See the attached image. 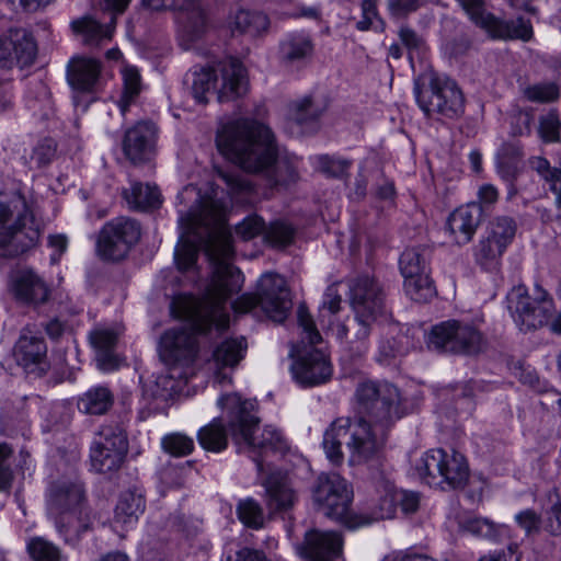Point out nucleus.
I'll return each mask as SVG.
<instances>
[{"mask_svg":"<svg viewBox=\"0 0 561 561\" xmlns=\"http://www.w3.org/2000/svg\"><path fill=\"white\" fill-rule=\"evenodd\" d=\"M248 344L244 337L227 339L216 346L211 359L208 360V369L211 370L219 381L227 379L221 375L225 368H234L244 357Z\"/></svg>","mask_w":561,"mask_h":561,"instance_id":"nucleus-27","label":"nucleus"},{"mask_svg":"<svg viewBox=\"0 0 561 561\" xmlns=\"http://www.w3.org/2000/svg\"><path fill=\"white\" fill-rule=\"evenodd\" d=\"M266 502L271 510L286 511L295 504L297 496L286 477L273 474L265 482Z\"/></svg>","mask_w":561,"mask_h":561,"instance_id":"nucleus-30","label":"nucleus"},{"mask_svg":"<svg viewBox=\"0 0 561 561\" xmlns=\"http://www.w3.org/2000/svg\"><path fill=\"white\" fill-rule=\"evenodd\" d=\"M400 506L402 513L413 514L420 507V494L413 491H397V507Z\"/></svg>","mask_w":561,"mask_h":561,"instance_id":"nucleus-62","label":"nucleus"},{"mask_svg":"<svg viewBox=\"0 0 561 561\" xmlns=\"http://www.w3.org/2000/svg\"><path fill=\"white\" fill-rule=\"evenodd\" d=\"M9 291L21 306L33 304L35 299V272L32 266L18 263L9 276Z\"/></svg>","mask_w":561,"mask_h":561,"instance_id":"nucleus-29","label":"nucleus"},{"mask_svg":"<svg viewBox=\"0 0 561 561\" xmlns=\"http://www.w3.org/2000/svg\"><path fill=\"white\" fill-rule=\"evenodd\" d=\"M482 209L472 202L456 208L447 218L446 230L458 245L469 243L481 222Z\"/></svg>","mask_w":561,"mask_h":561,"instance_id":"nucleus-23","label":"nucleus"},{"mask_svg":"<svg viewBox=\"0 0 561 561\" xmlns=\"http://www.w3.org/2000/svg\"><path fill=\"white\" fill-rule=\"evenodd\" d=\"M114 403V394L105 386H94L82 393L77 401L78 410L88 415H103Z\"/></svg>","mask_w":561,"mask_h":561,"instance_id":"nucleus-31","label":"nucleus"},{"mask_svg":"<svg viewBox=\"0 0 561 561\" xmlns=\"http://www.w3.org/2000/svg\"><path fill=\"white\" fill-rule=\"evenodd\" d=\"M124 197L128 205L135 209L156 208L161 204L159 188L150 183L133 182L130 187L124 191Z\"/></svg>","mask_w":561,"mask_h":561,"instance_id":"nucleus-32","label":"nucleus"},{"mask_svg":"<svg viewBox=\"0 0 561 561\" xmlns=\"http://www.w3.org/2000/svg\"><path fill=\"white\" fill-rule=\"evenodd\" d=\"M101 62L92 57L76 56L68 64V82L77 91L91 92L101 75Z\"/></svg>","mask_w":561,"mask_h":561,"instance_id":"nucleus-26","label":"nucleus"},{"mask_svg":"<svg viewBox=\"0 0 561 561\" xmlns=\"http://www.w3.org/2000/svg\"><path fill=\"white\" fill-rule=\"evenodd\" d=\"M35 60V37L32 30L13 27L0 36V67L10 69L31 66Z\"/></svg>","mask_w":561,"mask_h":561,"instance_id":"nucleus-20","label":"nucleus"},{"mask_svg":"<svg viewBox=\"0 0 561 561\" xmlns=\"http://www.w3.org/2000/svg\"><path fill=\"white\" fill-rule=\"evenodd\" d=\"M264 232L270 242L280 247L288 244L294 234L293 228L284 221L272 222Z\"/></svg>","mask_w":561,"mask_h":561,"instance_id":"nucleus-53","label":"nucleus"},{"mask_svg":"<svg viewBox=\"0 0 561 561\" xmlns=\"http://www.w3.org/2000/svg\"><path fill=\"white\" fill-rule=\"evenodd\" d=\"M507 308L520 330L528 331L547 325L554 313V304L549 294L540 288L530 297L523 285L513 287L507 294Z\"/></svg>","mask_w":561,"mask_h":561,"instance_id":"nucleus-12","label":"nucleus"},{"mask_svg":"<svg viewBox=\"0 0 561 561\" xmlns=\"http://www.w3.org/2000/svg\"><path fill=\"white\" fill-rule=\"evenodd\" d=\"M199 445L207 451L220 453L228 446V435L222 422L214 419L197 433Z\"/></svg>","mask_w":561,"mask_h":561,"instance_id":"nucleus-37","label":"nucleus"},{"mask_svg":"<svg viewBox=\"0 0 561 561\" xmlns=\"http://www.w3.org/2000/svg\"><path fill=\"white\" fill-rule=\"evenodd\" d=\"M145 510V499L140 493L127 491L122 493L115 507L114 522L133 525Z\"/></svg>","mask_w":561,"mask_h":561,"instance_id":"nucleus-34","label":"nucleus"},{"mask_svg":"<svg viewBox=\"0 0 561 561\" xmlns=\"http://www.w3.org/2000/svg\"><path fill=\"white\" fill-rule=\"evenodd\" d=\"M505 251V247L499 242H494L491 237L486 236L476 245L474 259L483 268L493 270L497 266L499 261Z\"/></svg>","mask_w":561,"mask_h":561,"instance_id":"nucleus-42","label":"nucleus"},{"mask_svg":"<svg viewBox=\"0 0 561 561\" xmlns=\"http://www.w3.org/2000/svg\"><path fill=\"white\" fill-rule=\"evenodd\" d=\"M168 374L159 375L153 385L150 387L152 397L167 399L176 392L180 388V380L187 379L192 373L186 370H174L172 367H168Z\"/></svg>","mask_w":561,"mask_h":561,"instance_id":"nucleus-41","label":"nucleus"},{"mask_svg":"<svg viewBox=\"0 0 561 561\" xmlns=\"http://www.w3.org/2000/svg\"><path fill=\"white\" fill-rule=\"evenodd\" d=\"M399 37L408 50V56L412 65L415 57L421 58L425 54L424 42L412 30L401 27Z\"/></svg>","mask_w":561,"mask_h":561,"instance_id":"nucleus-50","label":"nucleus"},{"mask_svg":"<svg viewBox=\"0 0 561 561\" xmlns=\"http://www.w3.org/2000/svg\"><path fill=\"white\" fill-rule=\"evenodd\" d=\"M161 444L167 453L175 457L187 456L194 449L193 438L181 433L165 435Z\"/></svg>","mask_w":561,"mask_h":561,"instance_id":"nucleus-47","label":"nucleus"},{"mask_svg":"<svg viewBox=\"0 0 561 561\" xmlns=\"http://www.w3.org/2000/svg\"><path fill=\"white\" fill-rule=\"evenodd\" d=\"M536 170L539 175L550 185L551 191H557L561 185V169L552 168L545 158H538L536 161Z\"/></svg>","mask_w":561,"mask_h":561,"instance_id":"nucleus-57","label":"nucleus"},{"mask_svg":"<svg viewBox=\"0 0 561 561\" xmlns=\"http://www.w3.org/2000/svg\"><path fill=\"white\" fill-rule=\"evenodd\" d=\"M181 208L180 225L183 228L181 240L175 248V261L179 270L192 268L197 260L201 247L214 264V277L202 298L179 296L172 302L175 317L187 320L199 333L225 330L229 325L226 310L227 299L241 290L244 277L240 270L230 264L233 250L230 237L221 227L226 204L217 197L211 187L209 194L194 185L185 186L178 195Z\"/></svg>","mask_w":561,"mask_h":561,"instance_id":"nucleus-1","label":"nucleus"},{"mask_svg":"<svg viewBox=\"0 0 561 561\" xmlns=\"http://www.w3.org/2000/svg\"><path fill=\"white\" fill-rule=\"evenodd\" d=\"M411 474L430 486L447 484L451 489L466 485L470 469L467 458L459 451L431 449L414 461Z\"/></svg>","mask_w":561,"mask_h":561,"instance_id":"nucleus-7","label":"nucleus"},{"mask_svg":"<svg viewBox=\"0 0 561 561\" xmlns=\"http://www.w3.org/2000/svg\"><path fill=\"white\" fill-rule=\"evenodd\" d=\"M312 497L318 508L328 517L351 529L358 528V514L351 511L353 489L343 477L335 472L320 474Z\"/></svg>","mask_w":561,"mask_h":561,"instance_id":"nucleus-10","label":"nucleus"},{"mask_svg":"<svg viewBox=\"0 0 561 561\" xmlns=\"http://www.w3.org/2000/svg\"><path fill=\"white\" fill-rule=\"evenodd\" d=\"M140 238L139 225L126 217L115 218L104 225L100 232L96 249L105 260L124 259Z\"/></svg>","mask_w":561,"mask_h":561,"instance_id":"nucleus-16","label":"nucleus"},{"mask_svg":"<svg viewBox=\"0 0 561 561\" xmlns=\"http://www.w3.org/2000/svg\"><path fill=\"white\" fill-rule=\"evenodd\" d=\"M34 215L24 199L7 204L0 194V256L18 257L34 247Z\"/></svg>","mask_w":561,"mask_h":561,"instance_id":"nucleus-8","label":"nucleus"},{"mask_svg":"<svg viewBox=\"0 0 561 561\" xmlns=\"http://www.w3.org/2000/svg\"><path fill=\"white\" fill-rule=\"evenodd\" d=\"M417 103L426 115L439 113L446 117L453 118L463 112L465 100L460 89L451 80L432 83L431 96L428 102L423 94H417Z\"/></svg>","mask_w":561,"mask_h":561,"instance_id":"nucleus-21","label":"nucleus"},{"mask_svg":"<svg viewBox=\"0 0 561 561\" xmlns=\"http://www.w3.org/2000/svg\"><path fill=\"white\" fill-rule=\"evenodd\" d=\"M198 353L197 336L191 330H167L159 342L161 360L174 370L181 369L193 374L192 365Z\"/></svg>","mask_w":561,"mask_h":561,"instance_id":"nucleus-17","label":"nucleus"},{"mask_svg":"<svg viewBox=\"0 0 561 561\" xmlns=\"http://www.w3.org/2000/svg\"><path fill=\"white\" fill-rule=\"evenodd\" d=\"M156 138V126L151 123L140 122L125 133L124 153L134 163L149 160L154 151Z\"/></svg>","mask_w":561,"mask_h":561,"instance_id":"nucleus-24","label":"nucleus"},{"mask_svg":"<svg viewBox=\"0 0 561 561\" xmlns=\"http://www.w3.org/2000/svg\"><path fill=\"white\" fill-rule=\"evenodd\" d=\"M218 404L229 412L231 436L239 451L249 454L257 463L259 469L262 468V463L255 454L268 450L282 451L286 448L282 434L274 427L259 428V417L253 413L255 402L242 400L239 394L230 393L221 397Z\"/></svg>","mask_w":561,"mask_h":561,"instance_id":"nucleus-4","label":"nucleus"},{"mask_svg":"<svg viewBox=\"0 0 561 561\" xmlns=\"http://www.w3.org/2000/svg\"><path fill=\"white\" fill-rule=\"evenodd\" d=\"M358 409L385 427L402 416L401 396L398 388L389 382L364 381L356 389ZM385 443L383 428L373 427L363 417H339L323 434L322 446L332 463H341L342 446L350 451L353 463L362 462L376 455Z\"/></svg>","mask_w":561,"mask_h":561,"instance_id":"nucleus-2","label":"nucleus"},{"mask_svg":"<svg viewBox=\"0 0 561 561\" xmlns=\"http://www.w3.org/2000/svg\"><path fill=\"white\" fill-rule=\"evenodd\" d=\"M264 231V220L256 215H251L244 218L236 226V234L245 241L255 238Z\"/></svg>","mask_w":561,"mask_h":561,"instance_id":"nucleus-52","label":"nucleus"},{"mask_svg":"<svg viewBox=\"0 0 561 561\" xmlns=\"http://www.w3.org/2000/svg\"><path fill=\"white\" fill-rule=\"evenodd\" d=\"M459 528L468 534L481 538H491L495 535V525L481 517H468L459 522Z\"/></svg>","mask_w":561,"mask_h":561,"instance_id":"nucleus-48","label":"nucleus"},{"mask_svg":"<svg viewBox=\"0 0 561 561\" xmlns=\"http://www.w3.org/2000/svg\"><path fill=\"white\" fill-rule=\"evenodd\" d=\"M296 549L308 561H335L341 554L342 539L335 531L311 529Z\"/></svg>","mask_w":561,"mask_h":561,"instance_id":"nucleus-22","label":"nucleus"},{"mask_svg":"<svg viewBox=\"0 0 561 561\" xmlns=\"http://www.w3.org/2000/svg\"><path fill=\"white\" fill-rule=\"evenodd\" d=\"M298 325L301 328V341L291 353L296 356L291 365L294 379L301 386H317L332 376V365L324 352L318 347L322 337L304 305L297 309Z\"/></svg>","mask_w":561,"mask_h":561,"instance_id":"nucleus-5","label":"nucleus"},{"mask_svg":"<svg viewBox=\"0 0 561 561\" xmlns=\"http://www.w3.org/2000/svg\"><path fill=\"white\" fill-rule=\"evenodd\" d=\"M399 266L404 278L405 294L412 300L423 302L434 296L435 290L430 278L427 261L419 250L403 251Z\"/></svg>","mask_w":561,"mask_h":561,"instance_id":"nucleus-19","label":"nucleus"},{"mask_svg":"<svg viewBox=\"0 0 561 561\" xmlns=\"http://www.w3.org/2000/svg\"><path fill=\"white\" fill-rule=\"evenodd\" d=\"M62 554L54 543L37 538V561H61Z\"/></svg>","mask_w":561,"mask_h":561,"instance_id":"nucleus-63","label":"nucleus"},{"mask_svg":"<svg viewBox=\"0 0 561 561\" xmlns=\"http://www.w3.org/2000/svg\"><path fill=\"white\" fill-rule=\"evenodd\" d=\"M152 10L173 9L180 11L179 38L181 45L188 48L191 43L199 38L206 30V18L198 0H144Z\"/></svg>","mask_w":561,"mask_h":561,"instance_id":"nucleus-18","label":"nucleus"},{"mask_svg":"<svg viewBox=\"0 0 561 561\" xmlns=\"http://www.w3.org/2000/svg\"><path fill=\"white\" fill-rule=\"evenodd\" d=\"M321 114L319 107L314 106L310 98H304L295 104V119L299 124L318 118Z\"/></svg>","mask_w":561,"mask_h":561,"instance_id":"nucleus-58","label":"nucleus"},{"mask_svg":"<svg viewBox=\"0 0 561 561\" xmlns=\"http://www.w3.org/2000/svg\"><path fill=\"white\" fill-rule=\"evenodd\" d=\"M396 485L388 479L380 478L375 483V495L369 514H358V527L370 525L381 519L394 517L397 512Z\"/></svg>","mask_w":561,"mask_h":561,"instance_id":"nucleus-25","label":"nucleus"},{"mask_svg":"<svg viewBox=\"0 0 561 561\" xmlns=\"http://www.w3.org/2000/svg\"><path fill=\"white\" fill-rule=\"evenodd\" d=\"M118 333L113 329H96L91 333V342L95 348L101 352L99 357L100 365L104 369L113 368L106 362L111 360L110 351L117 342Z\"/></svg>","mask_w":561,"mask_h":561,"instance_id":"nucleus-44","label":"nucleus"},{"mask_svg":"<svg viewBox=\"0 0 561 561\" xmlns=\"http://www.w3.org/2000/svg\"><path fill=\"white\" fill-rule=\"evenodd\" d=\"M342 298L337 294L335 287L330 286L323 297L322 307L320 309V322L323 324L327 320L334 318L340 311Z\"/></svg>","mask_w":561,"mask_h":561,"instance_id":"nucleus-55","label":"nucleus"},{"mask_svg":"<svg viewBox=\"0 0 561 561\" xmlns=\"http://www.w3.org/2000/svg\"><path fill=\"white\" fill-rule=\"evenodd\" d=\"M559 119L554 113H549L540 118L539 133L545 141L554 142L559 139Z\"/></svg>","mask_w":561,"mask_h":561,"instance_id":"nucleus-59","label":"nucleus"},{"mask_svg":"<svg viewBox=\"0 0 561 561\" xmlns=\"http://www.w3.org/2000/svg\"><path fill=\"white\" fill-rule=\"evenodd\" d=\"M523 94L528 101L548 103L559 98V89L554 83H537L526 87Z\"/></svg>","mask_w":561,"mask_h":561,"instance_id":"nucleus-49","label":"nucleus"},{"mask_svg":"<svg viewBox=\"0 0 561 561\" xmlns=\"http://www.w3.org/2000/svg\"><path fill=\"white\" fill-rule=\"evenodd\" d=\"M313 51L310 36L304 32L291 33L280 43L282 59L288 64L307 59Z\"/></svg>","mask_w":561,"mask_h":561,"instance_id":"nucleus-33","label":"nucleus"},{"mask_svg":"<svg viewBox=\"0 0 561 561\" xmlns=\"http://www.w3.org/2000/svg\"><path fill=\"white\" fill-rule=\"evenodd\" d=\"M84 490L79 482L61 481L48 490L47 505L60 515L66 534L80 535L92 525L90 512L83 506Z\"/></svg>","mask_w":561,"mask_h":561,"instance_id":"nucleus-9","label":"nucleus"},{"mask_svg":"<svg viewBox=\"0 0 561 561\" xmlns=\"http://www.w3.org/2000/svg\"><path fill=\"white\" fill-rule=\"evenodd\" d=\"M13 450L7 443H0V492L10 490L13 482V471L10 459Z\"/></svg>","mask_w":561,"mask_h":561,"instance_id":"nucleus-51","label":"nucleus"},{"mask_svg":"<svg viewBox=\"0 0 561 561\" xmlns=\"http://www.w3.org/2000/svg\"><path fill=\"white\" fill-rule=\"evenodd\" d=\"M457 1L469 20L493 39H522L526 42L533 36L530 22L523 18L505 21L489 12L483 0Z\"/></svg>","mask_w":561,"mask_h":561,"instance_id":"nucleus-13","label":"nucleus"},{"mask_svg":"<svg viewBox=\"0 0 561 561\" xmlns=\"http://www.w3.org/2000/svg\"><path fill=\"white\" fill-rule=\"evenodd\" d=\"M455 325L456 320H447L434 325L427 333V347L435 351L457 352V347L461 344L454 340V333L457 330Z\"/></svg>","mask_w":561,"mask_h":561,"instance_id":"nucleus-36","label":"nucleus"},{"mask_svg":"<svg viewBox=\"0 0 561 561\" xmlns=\"http://www.w3.org/2000/svg\"><path fill=\"white\" fill-rule=\"evenodd\" d=\"M516 233V224L513 218L501 216L494 218L489 226L488 236L507 249Z\"/></svg>","mask_w":561,"mask_h":561,"instance_id":"nucleus-45","label":"nucleus"},{"mask_svg":"<svg viewBox=\"0 0 561 561\" xmlns=\"http://www.w3.org/2000/svg\"><path fill=\"white\" fill-rule=\"evenodd\" d=\"M13 355L19 366L26 373L34 371L35 368V333L31 325H26L18 340Z\"/></svg>","mask_w":561,"mask_h":561,"instance_id":"nucleus-38","label":"nucleus"},{"mask_svg":"<svg viewBox=\"0 0 561 561\" xmlns=\"http://www.w3.org/2000/svg\"><path fill=\"white\" fill-rule=\"evenodd\" d=\"M216 145L222 156L248 172L264 170L276 159L270 128L249 118H234L221 124Z\"/></svg>","mask_w":561,"mask_h":561,"instance_id":"nucleus-3","label":"nucleus"},{"mask_svg":"<svg viewBox=\"0 0 561 561\" xmlns=\"http://www.w3.org/2000/svg\"><path fill=\"white\" fill-rule=\"evenodd\" d=\"M229 26L232 32L259 36L267 31L270 21L267 15L262 12L240 10L229 22Z\"/></svg>","mask_w":561,"mask_h":561,"instance_id":"nucleus-35","label":"nucleus"},{"mask_svg":"<svg viewBox=\"0 0 561 561\" xmlns=\"http://www.w3.org/2000/svg\"><path fill=\"white\" fill-rule=\"evenodd\" d=\"M518 527H520L527 535L537 533L540 527L541 517L533 510H524L517 513L514 517Z\"/></svg>","mask_w":561,"mask_h":561,"instance_id":"nucleus-60","label":"nucleus"},{"mask_svg":"<svg viewBox=\"0 0 561 561\" xmlns=\"http://www.w3.org/2000/svg\"><path fill=\"white\" fill-rule=\"evenodd\" d=\"M316 168L325 175L339 176L348 168L345 160L334 159L329 156H318L314 159Z\"/></svg>","mask_w":561,"mask_h":561,"instance_id":"nucleus-56","label":"nucleus"},{"mask_svg":"<svg viewBox=\"0 0 561 561\" xmlns=\"http://www.w3.org/2000/svg\"><path fill=\"white\" fill-rule=\"evenodd\" d=\"M73 32L81 37L84 45L96 48L107 44L115 30L114 20L110 24H101L91 16H83L71 23Z\"/></svg>","mask_w":561,"mask_h":561,"instance_id":"nucleus-28","label":"nucleus"},{"mask_svg":"<svg viewBox=\"0 0 561 561\" xmlns=\"http://www.w3.org/2000/svg\"><path fill=\"white\" fill-rule=\"evenodd\" d=\"M239 519L248 527L259 529L264 526V513L260 504L253 499L239 502L237 507Z\"/></svg>","mask_w":561,"mask_h":561,"instance_id":"nucleus-46","label":"nucleus"},{"mask_svg":"<svg viewBox=\"0 0 561 561\" xmlns=\"http://www.w3.org/2000/svg\"><path fill=\"white\" fill-rule=\"evenodd\" d=\"M127 449L125 432L117 425H103L91 447V466L100 473L117 470L124 461Z\"/></svg>","mask_w":561,"mask_h":561,"instance_id":"nucleus-15","label":"nucleus"},{"mask_svg":"<svg viewBox=\"0 0 561 561\" xmlns=\"http://www.w3.org/2000/svg\"><path fill=\"white\" fill-rule=\"evenodd\" d=\"M47 248L50 250L49 260L51 264L59 263L61 256L68 249V238L64 233H54L47 237Z\"/></svg>","mask_w":561,"mask_h":561,"instance_id":"nucleus-61","label":"nucleus"},{"mask_svg":"<svg viewBox=\"0 0 561 561\" xmlns=\"http://www.w3.org/2000/svg\"><path fill=\"white\" fill-rule=\"evenodd\" d=\"M477 196L481 208L489 207L497 202L499 191L492 184H483L479 187Z\"/></svg>","mask_w":561,"mask_h":561,"instance_id":"nucleus-64","label":"nucleus"},{"mask_svg":"<svg viewBox=\"0 0 561 561\" xmlns=\"http://www.w3.org/2000/svg\"><path fill=\"white\" fill-rule=\"evenodd\" d=\"M218 176L226 184L227 192L231 202H249V196L251 195L253 187L248 180H245L241 175L227 173L222 171L218 172Z\"/></svg>","mask_w":561,"mask_h":561,"instance_id":"nucleus-43","label":"nucleus"},{"mask_svg":"<svg viewBox=\"0 0 561 561\" xmlns=\"http://www.w3.org/2000/svg\"><path fill=\"white\" fill-rule=\"evenodd\" d=\"M256 306L276 322H283L287 318L291 301L284 277L265 273L259 279L256 295L245 294L233 302L237 312H248Z\"/></svg>","mask_w":561,"mask_h":561,"instance_id":"nucleus-11","label":"nucleus"},{"mask_svg":"<svg viewBox=\"0 0 561 561\" xmlns=\"http://www.w3.org/2000/svg\"><path fill=\"white\" fill-rule=\"evenodd\" d=\"M121 73L123 78V93L118 101V106L124 115L141 91V77L138 69L129 65L124 66Z\"/></svg>","mask_w":561,"mask_h":561,"instance_id":"nucleus-40","label":"nucleus"},{"mask_svg":"<svg viewBox=\"0 0 561 561\" xmlns=\"http://www.w3.org/2000/svg\"><path fill=\"white\" fill-rule=\"evenodd\" d=\"M248 78L244 66L238 60L219 64L215 68H202L194 72L192 94L199 104H206L211 95L227 102L244 95Z\"/></svg>","mask_w":561,"mask_h":561,"instance_id":"nucleus-6","label":"nucleus"},{"mask_svg":"<svg viewBox=\"0 0 561 561\" xmlns=\"http://www.w3.org/2000/svg\"><path fill=\"white\" fill-rule=\"evenodd\" d=\"M362 19L356 23L359 31H367L370 27H378L382 24L378 11L376 0H363L360 3Z\"/></svg>","mask_w":561,"mask_h":561,"instance_id":"nucleus-54","label":"nucleus"},{"mask_svg":"<svg viewBox=\"0 0 561 561\" xmlns=\"http://www.w3.org/2000/svg\"><path fill=\"white\" fill-rule=\"evenodd\" d=\"M350 300L359 325L356 336L365 341L369 336L370 325L383 309L381 289L374 279L358 278L351 286Z\"/></svg>","mask_w":561,"mask_h":561,"instance_id":"nucleus-14","label":"nucleus"},{"mask_svg":"<svg viewBox=\"0 0 561 561\" xmlns=\"http://www.w3.org/2000/svg\"><path fill=\"white\" fill-rule=\"evenodd\" d=\"M457 328L454 333L455 342L461 344L457 347L456 353L462 354H477L482 351L484 346V340L480 331H478L473 325L467 322H461L456 320Z\"/></svg>","mask_w":561,"mask_h":561,"instance_id":"nucleus-39","label":"nucleus"}]
</instances>
